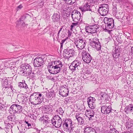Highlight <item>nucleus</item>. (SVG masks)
Here are the masks:
<instances>
[{"mask_svg": "<svg viewBox=\"0 0 133 133\" xmlns=\"http://www.w3.org/2000/svg\"><path fill=\"white\" fill-rule=\"evenodd\" d=\"M4 74H0V81L1 83V85L3 88L2 89L4 93L9 94L11 90L14 91L13 86L11 83L9 82L8 80L6 77H4Z\"/></svg>", "mask_w": 133, "mask_h": 133, "instance_id": "obj_1", "label": "nucleus"}, {"mask_svg": "<svg viewBox=\"0 0 133 133\" xmlns=\"http://www.w3.org/2000/svg\"><path fill=\"white\" fill-rule=\"evenodd\" d=\"M44 98V95L41 93L35 92L30 96L29 101L33 104H39L42 102Z\"/></svg>", "mask_w": 133, "mask_h": 133, "instance_id": "obj_2", "label": "nucleus"}, {"mask_svg": "<svg viewBox=\"0 0 133 133\" xmlns=\"http://www.w3.org/2000/svg\"><path fill=\"white\" fill-rule=\"evenodd\" d=\"M63 129L64 131L70 133L71 131H73V129L77 128V127H73L72 122L70 119L66 120L64 122L62 125Z\"/></svg>", "mask_w": 133, "mask_h": 133, "instance_id": "obj_3", "label": "nucleus"}, {"mask_svg": "<svg viewBox=\"0 0 133 133\" xmlns=\"http://www.w3.org/2000/svg\"><path fill=\"white\" fill-rule=\"evenodd\" d=\"M32 70L31 66L30 64L25 63L21 66L19 73L22 75L26 76L27 73Z\"/></svg>", "mask_w": 133, "mask_h": 133, "instance_id": "obj_4", "label": "nucleus"}, {"mask_svg": "<svg viewBox=\"0 0 133 133\" xmlns=\"http://www.w3.org/2000/svg\"><path fill=\"white\" fill-rule=\"evenodd\" d=\"M52 124L57 128L61 127L62 121L61 118L58 115L54 116L51 120Z\"/></svg>", "mask_w": 133, "mask_h": 133, "instance_id": "obj_5", "label": "nucleus"}, {"mask_svg": "<svg viewBox=\"0 0 133 133\" xmlns=\"http://www.w3.org/2000/svg\"><path fill=\"white\" fill-rule=\"evenodd\" d=\"M109 10V6L108 4H101L99 7L98 11L99 14L102 16L107 15Z\"/></svg>", "mask_w": 133, "mask_h": 133, "instance_id": "obj_6", "label": "nucleus"}, {"mask_svg": "<svg viewBox=\"0 0 133 133\" xmlns=\"http://www.w3.org/2000/svg\"><path fill=\"white\" fill-rule=\"evenodd\" d=\"M103 20L105 27L107 28L112 29L114 27V21L112 18L105 17L104 18Z\"/></svg>", "mask_w": 133, "mask_h": 133, "instance_id": "obj_7", "label": "nucleus"}, {"mask_svg": "<svg viewBox=\"0 0 133 133\" xmlns=\"http://www.w3.org/2000/svg\"><path fill=\"white\" fill-rule=\"evenodd\" d=\"M103 105L101 107V111L102 113L107 114L111 111V107L109 103L103 104Z\"/></svg>", "mask_w": 133, "mask_h": 133, "instance_id": "obj_8", "label": "nucleus"}, {"mask_svg": "<svg viewBox=\"0 0 133 133\" xmlns=\"http://www.w3.org/2000/svg\"><path fill=\"white\" fill-rule=\"evenodd\" d=\"M82 54L83 61L87 63H89L92 58L90 55L87 52L84 50H83Z\"/></svg>", "mask_w": 133, "mask_h": 133, "instance_id": "obj_9", "label": "nucleus"}, {"mask_svg": "<svg viewBox=\"0 0 133 133\" xmlns=\"http://www.w3.org/2000/svg\"><path fill=\"white\" fill-rule=\"evenodd\" d=\"M63 56L66 59H68L74 54L75 51L73 49L67 48L63 51Z\"/></svg>", "mask_w": 133, "mask_h": 133, "instance_id": "obj_10", "label": "nucleus"}, {"mask_svg": "<svg viewBox=\"0 0 133 133\" xmlns=\"http://www.w3.org/2000/svg\"><path fill=\"white\" fill-rule=\"evenodd\" d=\"M91 46L95 48L97 50H99L101 49V46L99 41V39L97 38L93 39L90 43Z\"/></svg>", "mask_w": 133, "mask_h": 133, "instance_id": "obj_11", "label": "nucleus"}, {"mask_svg": "<svg viewBox=\"0 0 133 133\" xmlns=\"http://www.w3.org/2000/svg\"><path fill=\"white\" fill-rule=\"evenodd\" d=\"M77 41V44L76 45L78 50L82 49L85 47L87 42L84 38H79Z\"/></svg>", "mask_w": 133, "mask_h": 133, "instance_id": "obj_12", "label": "nucleus"}, {"mask_svg": "<svg viewBox=\"0 0 133 133\" xmlns=\"http://www.w3.org/2000/svg\"><path fill=\"white\" fill-rule=\"evenodd\" d=\"M43 59L40 57H37L34 60L33 63L35 66L38 67L41 66L44 64Z\"/></svg>", "mask_w": 133, "mask_h": 133, "instance_id": "obj_13", "label": "nucleus"}, {"mask_svg": "<svg viewBox=\"0 0 133 133\" xmlns=\"http://www.w3.org/2000/svg\"><path fill=\"white\" fill-rule=\"evenodd\" d=\"M81 62L77 60H75L73 61L70 66L69 68L72 71H74L76 69H78V67L81 64Z\"/></svg>", "mask_w": 133, "mask_h": 133, "instance_id": "obj_14", "label": "nucleus"}, {"mask_svg": "<svg viewBox=\"0 0 133 133\" xmlns=\"http://www.w3.org/2000/svg\"><path fill=\"white\" fill-rule=\"evenodd\" d=\"M55 74H57L60 72L62 69V68L63 66L62 62L59 60L56 61L55 63Z\"/></svg>", "mask_w": 133, "mask_h": 133, "instance_id": "obj_15", "label": "nucleus"}, {"mask_svg": "<svg viewBox=\"0 0 133 133\" xmlns=\"http://www.w3.org/2000/svg\"><path fill=\"white\" fill-rule=\"evenodd\" d=\"M71 16L74 21H79L81 18V14L78 11L74 10L72 12Z\"/></svg>", "mask_w": 133, "mask_h": 133, "instance_id": "obj_16", "label": "nucleus"}, {"mask_svg": "<svg viewBox=\"0 0 133 133\" xmlns=\"http://www.w3.org/2000/svg\"><path fill=\"white\" fill-rule=\"evenodd\" d=\"M112 54L113 58V60L114 61L117 63V60H118L119 57L120 55V50L119 48H118L113 51Z\"/></svg>", "mask_w": 133, "mask_h": 133, "instance_id": "obj_17", "label": "nucleus"}, {"mask_svg": "<svg viewBox=\"0 0 133 133\" xmlns=\"http://www.w3.org/2000/svg\"><path fill=\"white\" fill-rule=\"evenodd\" d=\"M55 61L49 63L48 66V69L49 72L52 74H55Z\"/></svg>", "mask_w": 133, "mask_h": 133, "instance_id": "obj_18", "label": "nucleus"}, {"mask_svg": "<svg viewBox=\"0 0 133 133\" xmlns=\"http://www.w3.org/2000/svg\"><path fill=\"white\" fill-rule=\"evenodd\" d=\"M69 93L68 89L64 87H62L60 89L59 94L63 97L66 96L68 95Z\"/></svg>", "mask_w": 133, "mask_h": 133, "instance_id": "obj_19", "label": "nucleus"}, {"mask_svg": "<svg viewBox=\"0 0 133 133\" xmlns=\"http://www.w3.org/2000/svg\"><path fill=\"white\" fill-rule=\"evenodd\" d=\"M88 28L90 31V33H95L97 32L98 29H99V25L98 24L90 25L88 26Z\"/></svg>", "mask_w": 133, "mask_h": 133, "instance_id": "obj_20", "label": "nucleus"}, {"mask_svg": "<svg viewBox=\"0 0 133 133\" xmlns=\"http://www.w3.org/2000/svg\"><path fill=\"white\" fill-rule=\"evenodd\" d=\"M79 9L81 10L82 12H84L86 11H88L89 10H91L92 7H91L90 5L86 2L83 6L79 7Z\"/></svg>", "mask_w": 133, "mask_h": 133, "instance_id": "obj_21", "label": "nucleus"}, {"mask_svg": "<svg viewBox=\"0 0 133 133\" xmlns=\"http://www.w3.org/2000/svg\"><path fill=\"white\" fill-rule=\"evenodd\" d=\"M87 126L84 128V133H97L95 129L91 127Z\"/></svg>", "mask_w": 133, "mask_h": 133, "instance_id": "obj_22", "label": "nucleus"}, {"mask_svg": "<svg viewBox=\"0 0 133 133\" xmlns=\"http://www.w3.org/2000/svg\"><path fill=\"white\" fill-rule=\"evenodd\" d=\"M87 102L89 107L91 109H94L95 107V102L93 101L91 99V98L89 97L87 99Z\"/></svg>", "mask_w": 133, "mask_h": 133, "instance_id": "obj_23", "label": "nucleus"}, {"mask_svg": "<svg viewBox=\"0 0 133 133\" xmlns=\"http://www.w3.org/2000/svg\"><path fill=\"white\" fill-rule=\"evenodd\" d=\"M49 118L48 116H43L40 117L39 120L43 121V123L45 124H47L50 122V120H49Z\"/></svg>", "mask_w": 133, "mask_h": 133, "instance_id": "obj_24", "label": "nucleus"}, {"mask_svg": "<svg viewBox=\"0 0 133 133\" xmlns=\"http://www.w3.org/2000/svg\"><path fill=\"white\" fill-rule=\"evenodd\" d=\"M133 106L132 104H129L124 109V110L126 113L128 114L129 112H133V110L132 109Z\"/></svg>", "mask_w": 133, "mask_h": 133, "instance_id": "obj_25", "label": "nucleus"}, {"mask_svg": "<svg viewBox=\"0 0 133 133\" xmlns=\"http://www.w3.org/2000/svg\"><path fill=\"white\" fill-rule=\"evenodd\" d=\"M18 87L20 88H22L26 90L29 89L28 86L25 83L24 80H22V82H19V83Z\"/></svg>", "mask_w": 133, "mask_h": 133, "instance_id": "obj_26", "label": "nucleus"}, {"mask_svg": "<svg viewBox=\"0 0 133 133\" xmlns=\"http://www.w3.org/2000/svg\"><path fill=\"white\" fill-rule=\"evenodd\" d=\"M88 112V114H87V116L89 118V120H92L93 119L92 117H94L95 112L92 109L90 110Z\"/></svg>", "mask_w": 133, "mask_h": 133, "instance_id": "obj_27", "label": "nucleus"}, {"mask_svg": "<svg viewBox=\"0 0 133 133\" xmlns=\"http://www.w3.org/2000/svg\"><path fill=\"white\" fill-rule=\"evenodd\" d=\"M72 9L69 7H67L63 10L64 12L65 13L66 16L68 17L70 15L71 13Z\"/></svg>", "mask_w": 133, "mask_h": 133, "instance_id": "obj_28", "label": "nucleus"}, {"mask_svg": "<svg viewBox=\"0 0 133 133\" xmlns=\"http://www.w3.org/2000/svg\"><path fill=\"white\" fill-rule=\"evenodd\" d=\"M53 21L54 22H58L60 18V14L59 13L54 14L52 17Z\"/></svg>", "mask_w": 133, "mask_h": 133, "instance_id": "obj_29", "label": "nucleus"}, {"mask_svg": "<svg viewBox=\"0 0 133 133\" xmlns=\"http://www.w3.org/2000/svg\"><path fill=\"white\" fill-rule=\"evenodd\" d=\"M72 23L70 25V30L71 31H72L73 29L74 28H75L78 26L79 25V23L78 22V21Z\"/></svg>", "mask_w": 133, "mask_h": 133, "instance_id": "obj_30", "label": "nucleus"}, {"mask_svg": "<svg viewBox=\"0 0 133 133\" xmlns=\"http://www.w3.org/2000/svg\"><path fill=\"white\" fill-rule=\"evenodd\" d=\"M16 116L14 114L9 115L7 117V119L9 120V121L13 122L16 121Z\"/></svg>", "mask_w": 133, "mask_h": 133, "instance_id": "obj_31", "label": "nucleus"}, {"mask_svg": "<svg viewBox=\"0 0 133 133\" xmlns=\"http://www.w3.org/2000/svg\"><path fill=\"white\" fill-rule=\"evenodd\" d=\"M76 119H77L78 123L81 124H82L84 123V120L83 118L78 116H76Z\"/></svg>", "mask_w": 133, "mask_h": 133, "instance_id": "obj_32", "label": "nucleus"}, {"mask_svg": "<svg viewBox=\"0 0 133 133\" xmlns=\"http://www.w3.org/2000/svg\"><path fill=\"white\" fill-rule=\"evenodd\" d=\"M51 106L52 105H50V104H49V105H45L44 107V109L47 111H50L51 112L52 111Z\"/></svg>", "mask_w": 133, "mask_h": 133, "instance_id": "obj_33", "label": "nucleus"}, {"mask_svg": "<svg viewBox=\"0 0 133 133\" xmlns=\"http://www.w3.org/2000/svg\"><path fill=\"white\" fill-rule=\"evenodd\" d=\"M89 16L91 17V18L93 20V21L95 22L94 21V18H95V16L96 14L95 12L92 11V10L91 9V10H89Z\"/></svg>", "mask_w": 133, "mask_h": 133, "instance_id": "obj_34", "label": "nucleus"}, {"mask_svg": "<svg viewBox=\"0 0 133 133\" xmlns=\"http://www.w3.org/2000/svg\"><path fill=\"white\" fill-rule=\"evenodd\" d=\"M117 5L115 3H113L112 4V11L114 14H116L117 12Z\"/></svg>", "mask_w": 133, "mask_h": 133, "instance_id": "obj_35", "label": "nucleus"}, {"mask_svg": "<svg viewBox=\"0 0 133 133\" xmlns=\"http://www.w3.org/2000/svg\"><path fill=\"white\" fill-rule=\"evenodd\" d=\"M14 108L12 105L10 107V108L9 110V112L11 114H16V112L15 110L14 109Z\"/></svg>", "mask_w": 133, "mask_h": 133, "instance_id": "obj_36", "label": "nucleus"}, {"mask_svg": "<svg viewBox=\"0 0 133 133\" xmlns=\"http://www.w3.org/2000/svg\"><path fill=\"white\" fill-rule=\"evenodd\" d=\"M109 96H108L107 94L103 93L101 96V100H107L108 99Z\"/></svg>", "mask_w": 133, "mask_h": 133, "instance_id": "obj_37", "label": "nucleus"}, {"mask_svg": "<svg viewBox=\"0 0 133 133\" xmlns=\"http://www.w3.org/2000/svg\"><path fill=\"white\" fill-rule=\"evenodd\" d=\"M15 105L16 106L17 108L18 111V113H19V114H21V113H22V111L23 108V107L21 105L17 104H16Z\"/></svg>", "mask_w": 133, "mask_h": 133, "instance_id": "obj_38", "label": "nucleus"}, {"mask_svg": "<svg viewBox=\"0 0 133 133\" xmlns=\"http://www.w3.org/2000/svg\"><path fill=\"white\" fill-rule=\"evenodd\" d=\"M32 70L30 71L29 72L27 73L26 76H29L30 77L34 78L35 77H36L35 74V71H34L33 72H32Z\"/></svg>", "mask_w": 133, "mask_h": 133, "instance_id": "obj_39", "label": "nucleus"}, {"mask_svg": "<svg viewBox=\"0 0 133 133\" xmlns=\"http://www.w3.org/2000/svg\"><path fill=\"white\" fill-rule=\"evenodd\" d=\"M4 124L6 126L5 128V129H11L12 128V124H10L9 123H6L4 122Z\"/></svg>", "mask_w": 133, "mask_h": 133, "instance_id": "obj_40", "label": "nucleus"}, {"mask_svg": "<svg viewBox=\"0 0 133 133\" xmlns=\"http://www.w3.org/2000/svg\"><path fill=\"white\" fill-rule=\"evenodd\" d=\"M66 3L68 4H72L75 3L76 0H64Z\"/></svg>", "mask_w": 133, "mask_h": 133, "instance_id": "obj_41", "label": "nucleus"}, {"mask_svg": "<svg viewBox=\"0 0 133 133\" xmlns=\"http://www.w3.org/2000/svg\"><path fill=\"white\" fill-rule=\"evenodd\" d=\"M55 92L53 90L52 92H49L48 93L49 97L50 98H52L55 96Z\"/></svg>", "mask_w": 133, "mask_h": 133, "instance_id": "obj_42", "label": "nucleus"}, {"mask_svg": "<svg viewBox=\"0 0 133 133\" xmlns=\"http://www.w3.org/2000/svg\"><path fill=\"white\" fill-rule=\"evenodd\" d=\"M29 16V15L28 14H25L23 15L22 17L19 18V20L20 21L24 20L26 17Z\"/></svg>", "mask_w": 133, "mask_h": 133, "instance_id": "obj_43", "label": "nucleus"}, {"mask_svg": "<svg viewBox=\"0 0 133 133\" xmlns=\"http://www.w3.org/2000/svg\"><path fill=\"white\" fill-rule=\"evenodd\" d=\"M40 70H39V69H36V70L35 71V74L36 76H39L40 74H41V69H40Z\"/></svg>", "mask_w": 133, "mask_h": 133, "instance_id": "obj_44", "label": "nucleus"}, {"mask_svg": "<svg viewBox=\"0 0 133 133\" xmlns=\"http://www.w3.org/2000/svg\"><path fill=\"white\" fill-rule=\"evenodd\" d=\"M96 1V0H88V2L87 3L89 4H95Z\"/></svg>", "mask_w": 133, "mask_h": 133, "instance_id": "obj_45", "label": "nucleus"}, {"mask_svg": "<svg viewBox=\"0 0 133 133\" xmlns=\"http://www.w3.org/2000/svg\"><path fill=\"white\" fill-rule=\"evenodd\" d=\"M70 97H68L66 98L64 101V103H68L71 102V98Z\"/></svg>", "mask_w": 133, "mask_h": 133, "instance_id": "obj_46", "label": "nucleus"}, {"mask_svg": "<svg viewBox=\"0 0 133 133\" xmlns=\"http://www.w3.org/2000/svg\"><path fill=\"white\" fill-rule=\"evenodd\" d=\"M125 12L123 10H121L118 13L119 15H120V17H122L124 15Z\"/></svg>", "mask_w": 133, "mask_h": 133, "instance_id": "obj_47", "label": "nucleus"}, {"mask_svg": "<svg viewBox=\"0 0 133 133\" xmlns=\"http://www.w3.org/2000/svg\"><path fill=\"white\" fill-rule=\"evenodd\" d=\"M8 67L11 70L13 69V70H16L17 69V67L15 65L14 63L13 65L12 66H8Z\"/></svg>", "mask_w": 133, "mask_h": 133, "instance_id": "obj_48", "label": "nucleus"}, {"mask_svg": "<svg viewBox=\"0 0 133 133\" xmlns=\"http://www.w3.org/2000/svg\"><path fill=\"white\" fill-rule=\"evenodd\" d=\"M58 110L59 111L58 113H59L61 115H62L64 113V111L63 110L62 108L61 107H60L59 108Z\"/></svg>", "mask_w": 133, "mask_h": 133, "instance_id": "obj_49", "label": "nucleus"}, {"mask_svg": "<svg viewBox=\"0 0 133 133\" xmlns=\"http://www.w3.org/2000/svg\"><path fill=\"white\" fill-rule=\"evenodd\" d=\"M13 106L14 107V109L15 110V111H16V113L19 114L18 113V109H17V107L16 106V104H12Z\"/></svg>", "mask_w": 133, "mask_h": 133, "instance_id": "obj_50", "label": "nucleus"}, {"mask_svg": "<svg viewBox=\"0 0 133 133\" xmlns=\"http://www.w3.org/2000/svg\"><path fill=\"white\" fill-rule=\"evenodd\" d=\"M109 28H107L105 27V29H104L105 31L108 32L109 34H110L111 31L112 30H109L108 29Z\"/></svg>", "mask_w": 133, "mask_h": 133, "instance_id": "obj_51", "label": "nucleus"}, {"mask_svg": "<svg viewBox=\"0 0 133 133\" xmlns=\"http://www.w3.org/2000/svg\"><path fill=\"white\" fill-rule=\"evenodd\" d=\"M46 78L48 79H51L52 81L54 80L55 79L54 78L50 76H47L46 77Z\"/></svg>", "mask_w": 133, "mask_h": 133, "instance_id": "obj_52", "label": "nucleus"}, {"mask_svg": "<svg viewBox=\"0 0 133 133\" xmlns=\"http://www.w3.org/2000/svg\"><path fill=\"white\" fill-rule=\"evenodd\" d=\"M30 117L31 118L33 119L34 120H35L37 118L36 116L34 114L31 115Z\"/></svg>", "mask_w": 133, "mask_h": 133, "instance_id": "obj_53", "label": "nucleus"}, {"mask_svg": "<svg viewBox=\"0 0 133 133\" xmlns=\"http://www.w3.org/2000/svg\"><path fill=\"white\" fill-rule=\"evenodd\" d=\"M23 97H24L21 95H18L17 96V98H18L19 99V98H20V100L22 101L23 100Z\"/></svg>", "mask_w": 133, "mask_h": 133, "instance_id": "obj_54", "label": "nucleus"}, {"mask_svg": "<svg viewBox=\"0 0 133 133\" xmlns=\"http://www.w3.org/2000/svg\"><path fill=\"white\" fill-rule=\"evenodd\" d=\"M62 27L61 28L59 29V30L58 31V32L57 34V37H58V38H59V34H60L62 30Z\"/></svg>", "mask_w": 133, "mask_h": 133, "instance_id": "obj_55", "label": "nucleus"}, {"mask_svg": "<svg viewBox=\"0 0 133 133\" xmlns=\"http://www.w3.org/2000/svg\"><path fill=\"white\" fill-rule=\"evenodd\" d=\"M23 7L22 4H21L17 7V11L19 9H21Z\"/></svg>", "mask_w": 133, "mask_h": 133, "instance_id": "obj_56", "label": "nucleus"}, {"mask_svg": "<svg viewBox=\"0 0 133 133\" xmlns=\"http://www.w3.org/2000/svg\"><path fill=\"white\" fill-rule=\"evenodd\" d=\"M122 19L123 20H127V21L128 20V17L125 16L124 15L122 17Z\"/></svg>", "mask_w": 133, "mask_h": 133, "instance_id": "obj_57", "label": "nucleus"}, {"mask_svg": "<svg viewBox=\"0 0 133 133\" xmlns=\"http://www.w3.org/2000/svg\"><path fill=\"white\" fill-rule=\"evenodd\" d=\"M68 37H70L71 35L72 32L70 31L69 30L68 31Z\"/></svg>", "mask_w": 133, "mask_h": 133, "instance_id": "obj_58", "label": "nucleus"}, {"mask_svg": "<svg viewBox=\"0 0 133 133\" xmlns=\"http://www.w3.org/2000/svg\"><path fill=\"white\" fill-rule=\"evenodd\" d=\"M44 4V2L42 1L39 4L38 6H39L42 7L43 5Z\"/></svg>", "mask_w": 133, "mask_h": 133, "instance_id": "obj_59", "label": "nucleus"}, {"mask_svg": "<svg viewBox=\"0 0 133 133\" xmlns=\"http://www.w3.org/2000/svg\"><path fill=\"white\" fill-rule=\"evenodd\" d=\"M66 39L67 38H66L62 40L61 41V42L60 43V44L63 45V44L64 43V42L66 40Z\"/></svg>", "mask_w": 133, "mask_h": 133, "instance_id": "obj_60", "label": "nucleus"}, {"mask_svg": "<svg viewBox=\"0 0 133 133\" xmlns=\"http://www.w3.org/2000/svg\"><path fill=\"white\" fill-rule=\"evenodd\" d=\"M25 122L26 124H27L28 126L29 127H30V128H31V124L29 123L28 122L26 121H25Z\"/></svg>", "mask_w": 133, "mask_h": 133, "instance_id": "obj_61", "label": "nucleus"}, {"mask_svg": "<svg viewBox=\"0 0 133 133\" xmlns=\"http://www.w3.org/2000/svg\"><path fill=\"white\" fill-rule=\"evenodd\" d=\"M89 29V28H88V26L87 27V28H85V31L87 32L90 33V31Z\"/></svg>", "mask_w": 133, "mask_h": 133, "instance_id": "obj_62", "label": "nucleus"}, {"mask_svg": "<svg viewBox=\"0 0 133 133\" xmlns=\"http://www.w3.org/2000/svg\"><path fill=\"white\" fill-rule=\"evenodd\" d=\"M123 0H115V1L117 3H120L123 1Z\"/></svg>", "mask_w": 133, "mask_h": 133, "instance_id": "obj_63", "label": "nucleus"}, {"mask_svg": "<svg viewBox=\"0 0 133 133\" xmlns=\"http://www.w3.org/2000/svg\"><path fill=\"white\" fill-rule=\"evenodd\" d=\"M90 97L91 98V100H92L93 101H94V102H95V101L96 100V99L95 98L92 97Z\"/></svg>", "mask_w": 133, "mask_h": 133, "instance_id": "obj_64", "label": "nucleus"}]
</instances>
